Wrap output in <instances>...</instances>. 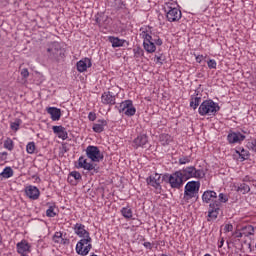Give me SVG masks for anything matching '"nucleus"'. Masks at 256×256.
Wrapping results in <instances>:
<instances>
[{"label": "nucleus", "mask_w": 256, "mask_h": 256, "mask_svg": "<svg viewBox=\"0 0 256 256\" xmlns=\"http://www.w3.org/2000/svg\"><path fill=\"white\" fill-rule=\"evenodd\" d=\"M73 229H74V233L78 237L82 238L76 244V253L81 256L89 255V251L93 249V245H91V241H93V239L91 238L89 231H87L85 229V225L81 223H76Z\"/></svg>", "instance_id": "nucleus-1"}, {"label": "nucleus", "mask_w": 256, "mask_h": 256, "mask_svg": "<svg viewBox=\"0 0 256 256\" xmlns=\"http://www.w3.org/2000/svg\"><path fill=\"white\" fill-rule=\"evenodd\" d=\"M227 201H229V196H227V194L220 193L216 198V201L209 204L208 221H215V219L219 217L223 203H227Z\"/></svg>", "instance_id": "nucleus-2"}, {"label": "nucleus", "mask_w": 256, "mask_h": 256, "mask_svg": "<svg viewBox=\"0 0 256 256\" xmlns=\"http://www.w3.org/2000/svg\"><path fill=\"white\" fill-rule=\"evenodd\" d=\"M219 111H221V107L218 103L211 99L204 100L198 108V113L201 115V117H205L207 115L209 117H215Z\"/></svg>", "instance_id": "nucleus-3"}, {"label": "nucleus", "mask_w": 256, "mask_h": 256, "mask_svg": "<svg viewBox=\"0 0 256 256\" xmlns=\"http://www.w3.org/2000/svg\"><path fill=\"white\" fill-rule=\"evenodd\" d=\"M164 11L166 13V19L170 23H175L182 17L181 10L175 2H166L164 5Z\"/></svg>", "instance_id": "nucleus-4"}, {"label": "nucleus", "mask_w": 256, "mask_h": 256, "mask_svg": "<svg viewBox=\"0 0 256 256\" xmlns=\"http://www.w3.org/2000/svg\"><path fill=\"white\" fill-rule=\"evenodd\" d=\"M162 181H164V183H169L172 189H181V187H183V183H185L183 174H181V171L179 170L172 174H164L162 176Z\"/></svg>", "instance_id": "nucleus-5"}, {"label": "nucleus", "mask_w": 256, "mask_h": 256, "mask_svg": "<svg viewBox=\"0 0 256 256\" xmlns=\"http://www.w3.org/2000/svg\"><path fill=\"white\" fill-rule=\"evenodd\" d=\"M46 51L50 61H60V59H65V50L61 48L59 42H51L48 44Z\"/></svg>", "instance_id": "nucleus-6"}, {"label": "nucleus", "mask_w": 256, "mask_h": 256, "mask_svg": "<svg viewBox=\"0 0 256 256\" xmlns=\"http://www.w3.org/2000/svg\"><path fill=\"white\" fill-rule=\"evenodd\" d=\"M179 171H181V175L184 181L189 179H204L206 175L205 170L197 169L195 166H188Z\"/></svg>", "instance_id": "nucleus-7"}, {"label": "nucleus", "mask_w": 256, "mask_h": 256, "mask_svg": "<svg viewBox=\"0 0 256 256\" xmlns=\"http://www.w3.org/2000/svg\"><path fill=\"white\" fill-rule=\"evenodd\" d=\"M199 189H201V182L199 181H189L184 188V199H193L194 197H199Z\"/></svg>", "instance_id": "nucleus-8"}, {"label": "nucleus", "mask_w": 256, "mask_h": 256, "mask_svg": "<svg viewBox=\"0 0 256 256\" xmlns=\"http://www.w3.org/2000/svg\"><path fill=\"white\" fill-rule=\"evenodd\" d=\"M116 109H118L119 113H124L126 117H133V115L137 113V109L135 106H133L132 100H125L121 102L118 106H116Z\"/></svg>", "instance_id": "nucleus-9"}, {"label": "nucleus", "mask_w": 256, "mask_h": 256, "mask_svg": "<svg viewBox=\"0 0 256 256\" xmlns=\"http://www.w3.org/2000/svg\"><path fill=\"white\" fill-rule=\"evenodd\" d=\"M86 157L92 161V163H99L100 161H103L104 156L101 153V150H99V147L89 145L86 148Z\"/></svg>", "instance_id": "nucleus-10"}, {"label": "nucleus", "mask_w": 256, "mask_h": 256, "mask_svg": "<svg viewBox=\"0 0 256 256\" xmlns=\"http://www.w3.org/2000/svg\"><path fill=\"white\" fill-rule=\"evenodd\" d=\"M77 169H84L85 171H90L91 175L99 173V167L95 163L87 162L85 157L80 156L78 159Z\"/></svg>", "instance_id": "nucleus-11"}, {"label": "nucleus", "mask_w": 256, "mask_h": 256, "mask_svg": "<svg viewBox=\"0 0 256 256\" xmlns=\"http://www.w3.org/2000/svg\"><path fill=\"white\" fill-rule=\"evenodd\" d=\"M142 39H144L143 41V47L145 49V51L147 53H155V51H157V45L154 42H151V35L149 33H147L146 31H142V33L140 34Z\"/></svg>", "instance_id": "nucleus-12"}, {"label": "nucleus", "mask_w": 256, "mask_h": 256, "mask_svg": "<svg viewBox=\"0 0 256 256\" xmlns=\"http://www.w3.org/2000/svg\"><path fill=\"white\" fill-rule=\"evenodd\" d=\"M149 145V137L146 134H139L133 141L132 147L134 149H145Z\"/></svg>", "instance_id": "nucleus-13"}, {"label": "nucleus", "mask_w": 256, "mask_h": 256, "mask_svg": "<svg viewBox=\"0 0 256 256\" xmlns=\"http://www.w3.org/2000/svg\"><path fill=\"white\" fill-rule=\"evenodd\" d=\"M101 103L103 105H115L117 103V94L111 91H106L101 95Z\"/></svg>", "instance_id": "nucleus-14"}, {"label": "nucleus", "mask_w": 256, "mask_h": 256, "mask_svg": "<svg viewBox=\"0 0 256 256\" xmlns=\"http://www.w3.org/2000/svg\"><path fill=\"white\" fill-rule=\"evenodd\" d=\"M25 193L29 199H32V201H37V199H39V196L41 195V191H39V188L33 185L27 186L25 188Z\"/></svg>", "instance_id": "nucleus-15"}, {"label": "nucleus", "mask_w": 256, "mask_h": 256, "mask_svg": "<svg viewBox=\"0 0 256 256\" xmlns=\"http://www.w3.org/2000/svg\"><path fill=\"white\" fill-rule=\"evenodd\" d=\"M146 183L156 189V191H161V176L158 173L154 176H149L146 179Z\"/></svg>", "instance_id": "nucleus-16"}, {"label": "nucleus", "mask_w": 256, "mask_h": 256, "mask_svg": "<svg viewBox=\"0 0 256 256\" xmlns=\"http://www.w3.org/2000/svg\"><path fill=\"white\" fill-rule=\"evenodd\" d=\"M92 66L93 63L91 62V58H84L76 63V69L79 73H85V71Z\"/></svg>", "instance_id": "nucleus-17"}, {"label": "nucleus", "mask_w": 256, "mask_h": 256, "mask_svg": "<svg viewBox=\"0 0 256 256\" xmlns=\"http://www.w3.org/2000/svg\"><path fill=\"white\" fill-rule=\"evenodd\" d=\"M227 141L230 143V145H235V143L245 141V135L241 134V132H230L227 135Z\"/></svg>", "instance_id": "nucleus-18"}, {"label": "nucleus", "mask_w": 256, "mask_h": 256, "mask_svg": "<svg viewBox=\"0 0 256 256\" xmlns=\"http://www.w3.org/2000/svg\"><path fill=\"white\" fill-rule=\"evenodd\" d=\"M202 201L203 203H209V205H211V203H215V201H217V192L213 190H206L202 194Z\"/></svg>", "instance_id": "nucleus-19"}, {"label": "nucleus", "mask_w": 256, "mask_h": 256, "mask_svg": "<svg viewBox=\"0 0 256 256\" xmlns=\"http://www.w3.org/2000/svg\"><path fill=\"white\" fill-rule=\"evenodd\" d=\"M17 253L19 255H25V253H31V245L27 240H22L16 244Z\"/></svg>", "instance_id": "nucleus-20"}, {"label": "nucleus", "mask_w": 256, "mask_h": 256, "mask_svg": "<svg viewBox=\"0 0 256 256\" xmlns=\"http://www.w3.org/2000/svg\"><path fill=\"white\" fill-rule=\"evenodd\" d=\"M107 127V121L105 119L97 120V123L93 124L92 130L94 133H103Z\"/></svg>", "instance_id": "nucleus-21"}, {"label": "nucleus", "mask_w": 256, "mask_h": 256, "mask_svg": "<svg viewBox=\"0 0 256 256\" xmlns=\"http://www.w3.org/2000/svg\"><path fill=\"white\" fill-rule=\"evenodd\" d=\"M47 113L51 115L52 121H59L61 119V109L57 107H49Z\"/></svg>", "instance_id": "nucleus-22"}, {"label": "nucleus", "mask_w": 256, "mask_h": 256, "mask_svg": "<svg viewBox=\"0 0 256 256\" xmlns=\"http://www.w3.org/2000/svg\"><path fill=\"white\" fill-rule=\"evenodd\" d=\"M108 41L109 43L112 44V47L114 48L123 47V45L127 43V40L119 39V37H114V36H109Z\"/></svg>", "instance_id": "nucleus-23"}, {"label": "nucleus", "mask_w": 256, "mask_h": 256, "mask_svg": "<svg viewBox=\"0 0 256 256\" xmlns=\"http://www.w3.org/2000/svg\"><path fill=\"white\" fill-rule=\"evenodd\" d=\"M237 193H242V195H247L251 191V187L245 182L238 184L235 186Z\"/></svg>", "instance_id": "nucleus-24"}, {"label": "nucleus", "mask_w": 256, "mask_h": 256, "mask_svg": "<svg viewBox=\"0 0 256 256\" xmlns=\"http://www.w3.org/2000/svg\"><path fill=\"white\" fill-rule=\"evenodd\" d=\"M120 213L124 219H133V210L129 206L123 207Z\"/></svg>", "instance_id": "nucleus-25"}, {"label": "nucleus", "mask_w": 256, "mask_h": 256, "mask_svg": "<svg viewBox=\"0 0 256 256\" xmlns=\"http://www.w3.org/2000/svg\"><path fill=\"white\" fill-rule=\"evenodd\" d=\"M159 141H160L161 145H163V147H166V145H169V143H171V141H173V138H171V135H169V134H161L159 136Z\"/></svg>", "instance_id": "nucleus-26"}, {"label": "nucleus", "mask_w": 256, "mask_h": 256, "mask_svg": "<svg viewBox=\"0 0 256 256\" xmlns=\"http://www.w3.org/2000/svg\"><path fill=\"white\" fill-rule=\"evenodd\" d=\"M237 155H239L241 161H247L249 159V151L246 150L245 148H238L236 150Z\"/></svg>", "instance_id": "nucleus-27"}, {"label": "nucleus", "mask_w": 256, "mask_h": 256, "mask_svg": "<svg viewBox=\"0 0 256 256\" xmlns=\"http://www.w3.org/2000/svg\"><path fill=\"white\" fill-rule=\"evenodd\" d=\"M0 177H3L4 179H10V177H13V168L12 167L4 168L0 174Z\"/></svg>", "instance_id": "nucleus-28"}, {"label": "nucleus", "mask_w": 256, "mask_h": 256, "mask_svg": "<svg viewBox=\"0 0 256 256\" xmlns=\"http://www.w3.org/2000/svg\"><path fill=\"white\" fill-rule=\"evenodd\" d=\"M22 123L23 121L21 119L16 118L14 122H11L10 129H12V131H19V127H21Z\"/></svg>", "instance_id": "nucleus-29"}, {"label": "nucleus", "mask_w": 256, "mask_h": 256, "mask_svg": "<svg viewBox=\"0 0 256 256\" xmlns=\"http://www.w3.org/2000/svg\"><path fill=\"white\" fill-rule=\"evenodd\" d=\"M15 148V144L13 143V140L11 138H7L4 141V149H7L8 151H13Z\"/></svg>", "instance_id": "nucleus-30"}, {"label": "nucleus", "mask_w": 256, "mask_h": 256, "mask_svg": "<svg viewBox=\"0 0 256 256\" xmlns=\"http://www.w3.org/2000/svg\"><path fill=\"white\" fill-rule=\"evenodd\" d=\"M199 105H201V97H194L191 98L190 101V107H192V109H197V107H199Z\"/></svg>", "instance_id": "nucleus-31"}, {"label": "nucleus", "mask_w": 256, "mask_h": 256, "mask_svg": "<svg viewBox=\"0 0 256 256\" xmlns=\"http://www.w3.org/2000/svg\"><path fill=\"white\" fill-rule=\"evenodd\" d=\"M71 177L73 179H75V181H81V179H82L81 173H79L78 171L70 172L69 177H68V181H71Z\"/></svg>", "instance_id": "nucleus-32"}, {"label": "nucleus", "mask_w": 256, "mask_h": 256, "mask_svg": "<svg viewBox=\"0 0 256 256\" xmlns=\"http://www.w3.org/2000/svg\"><path fill=\"white\" fill-rule=\"evenodd\" d=\"M35 149H36L35 142H29L26 145V151L29 155H33V153H35Z\"/></svg>", "instance_id": "nucleus-33"}, {"label": "nucleus", "mask_w": 256, "mask_h": 256, "mask_svg": "<svg viewBox=\"0 0 256 256\" xmlns=\"http://www.w3.org/2000/svg\"><path fill=\"white\" fill-rule=\"evenodd\" d=\"M179 165H187L191 163V156H181L178 160Z\"/></svg>", "instance_id": "nucleus-34"}, {"label": "nucleus", "mask_w": 256, "mask_h": 256, "mask_svg": "<svg viewBox=\"0 0 256 256\" xmlns=\"http://www.w3.org/2000/svg\"><path fill=\"white\" fill-rule=\"evenodd\" d=\"M61 239H63V233L62 232H55L53 237H52V241L54 243H61Z\"/></svg>", "instance_id": "nucleus-35"}, {"label": "nucleus", "mask_w": 256, "mask_h": 256, "mask_svg": "<svg viewBox=\"0 0 256 256\" xmlns=\"http://www.w3.org/2000/svg\"><path fill=\"white\" fill-rule=\"evenodd\" d=\"M150 41L151 43H155L158 47H161L163 45V40L159 38V36H151L150 35Z\"/></svg>", "instance_id": "nucleus-36"}, {"label": "nucleus", "mask_w": 256, "mask_h": 256, "mask_svg": "<svg viewBox=\"0 0 256 256\" xmlns=\"http://www.w3.org/2000/svg\"><path fill=\"white\" fill-rule=\"evenodd\" d=\"M46 216L48 217H56L57 212L55 211V205L49 206V208L46 210Z\"/></svg>", "instance_id": "nucleus-37"}, {"label": "nucleus", "mask_w": 256, "mask_h": 256, "mask_svg": "<svg viewBox=\"0 0 256 256\" xmlns=\"http://www.w3.org/2000/svg\"><path fill=\"white\" fill-rule=\"evenodd\" d=\"M135 59H139V57H143V49L141 47H137L133 49Z\"/></svg>", "instance_id": "nucleus-38"}, {"label": "nucleus", "mask_w": 256, "mask_h": 256, "mask_svg": "<svg viewBox=\"0 0 256 256\" xmlns=\"http://www.w3.org/2000/svg\"><path fill=\"white\" fill-rule=\"evenodd\" d=\"M57 137H59V139H62L63 141H65L66 139H68L69 134L67 133V130L64 128L58 135Z\"/></svg>", "instance_id": "nucleus-39"}, {"label": "nucleus", "mask_w": 256, "mask_h": 256, "mask_svg": "<svg viewBox=\"0 0 256 256\" xmlns=\"http://www.w3.org/2000/svg\"><path fill=\"white\" fill-rule=\"evenodd\" d=\"M247 147L248 149H250V151L256 152V139H252L251 141H249L247 143Z\"/></svg>", "instance_id": "nucleus-40"}, {"label": "nucleus", "mask_w": 256, "mask_h": 256, "mask_svg": "<svg viewBox=\"0 0 256 256\" xmlns=\"http://www.w3.org/2000/svg\"><path fill=\"white\" fill-rule=\"evenodd\" d=\"M207 65H208L209 69H217V61H215V59H210L207 62Z\"/></svg>", "instance_id": "nucleus-41"}, {"label": "nucleus", "mask_w": 256, "mask_h": 256, "mask_svg": "<svg viewBox=\"0 0 256 256\" xmlns=\"http://www.w3.org/2000/svg\"><path fill=\"white\" fill-rule=\"evenodd\" d=\"M52 129H53V132L58 136L65 129V127L53 126Z\"/></svg>", "instance_id": "nucleus-42"}, {"label": "nucleus", "mask_w": 256, "mask_h": 256, "mask_svg": "<svg viewBox=\"0 0 256 256\" xmlns=\"http://www.w3.org/2000/svg\"><path fill=\"white\" fill-rule=\"evenodd\" d=\"M20 75L24 78L27 79V77H29V69L24 68L21 70Z\"/></svg>", "instance_id": "nucleus-43"}, {"label": "nucleus", "mask_w": 256, "mask_h": 256, "mask_svg": "<svg viewBox=\"0 0 256 256\" xmlns=\"http://www.w3.org/2000/svg\"><path fill=\"white\" fill-rule=\"evenodd\" d=\"M231 231H233V225L232 224H225L224 233H231Z\"/></svg>", "instance_id": "nucleus-44"}, {"label": "nucleus", "mask_w": 256, "mask_h": 256, "mask_svg": "<svg viewBox=\"0 0 256 256\" xmlns=\"http://www.w3.org/2000/svg\"><path fill=\"white\" fill-rule=\"evenodd\" d=\"M117 9H125V2L123 0H117L116 1Z\"/></svg>", "instance_id": "nucleus-45"}, {"label": "nucleus", "mask_w": 256, "mask_h": 256, "mask_svg": "<svg viewBox=\"0 0 256 256\" xmlns=\"http://www.w3.org/2000/svg\"><path fill=\"white\" fill-rule=\"evenodd\" d=\"M253 181V177L249 176V175H246L242 178V182L243 183H252Z\"/></svg>", "instance_id": "nucleus-46"}, {"label": "nucleus", "mask_w": 256, "mask_h": 256, "mask_svg": "<svg viewBox=\"0 0 256 256\" xmlns=\"http://www.w3.org/2000/svg\"><path fill=\"white\" fill-rule=\"evenodd\" d=\"M88 119L89 121H95L97 119V114L95 112H89Z\"/></svg>", "instance_id": "nucleus-47"}, {"label": "nucleus", "mask_w": 256, "mask_h": 256, "mask_svg": "<svg viewBox=\"0 0 256 256\" xmlns=\"http://www.w3.org/2000/svg\"><path fill=\"white\" fill-rule=\"evenodd\" d=\"M70 240L68 238H64L62 237V239L60 240L59 245H69Z\"/></svg>", "instance_id": "nucleus-48"}, {"label": "nucleus", "mask_w": 256, "mask_h": 256, "mask_svg": "<svg viewBox=\"0 0 256 256\" xmlns=\"http://www.w3.org/2000/svg\"><path fill=\"white\" fill-rule=\"evenodd\" d=\"M7 155H8L7 152L0 153V161H6Z\"/></svg>", "instance_id": "nucleus-49"}, {"label": "nucleus", "mask_w": 256, "mask_h": 256, "mask_svg": "<svg viewBox=\"0 0 256 256\" xmlns=\"http://www.w3.org/2000/svg\"><path fill=\"white\" fill-rule=\"evenodd\" d=\"M143 245L146 249H153V245L151 244V242H144Z\"/></svg>", "instance_id": "nucleus-50"}, {"label": "nucleus", "mask_w": 256, "mask_h": 256, "mask_svg": "<svg viewBox=\"0 0 256 256\" xmlns=\"http://www.w3.org/2000/svg\"><path fill=\"white\" fill-rule=\"evenodd\" d=\"M156 63H160L161 65H163V57L162 56H156Z\"/></svg>", "instance_id": "nucleus-51"}, {"label": "nucleus", "mask_w": 256, "mask_h": 256, "mask_svg": "<svg viewBox=\"0 0 256 256\" xmlns=\"http://www.w3.org/2000/svg\"><path fill=\"white\" fill-rule=\"evenodd\" d=\"M224 243H225V239L221 238V240L218 243V248L221 249V247H223Z\"/></svg>", "instance_id": "nucleus-52"}, {"label": "nucleus", "mask_w": 256, "mask_h": 256, "mask_svg": "<svg viewBox=\"0 0 256 256\" xmlns=\"http://www.w3.org/2000/svg\"><path fill=\"white\" fill-rule=\"evenodd\" d=\"M201 61H203V55L196 56V62L201 63Z\"/></svg>", "instance_id": "nucleus-53"}, {"label": "nucleus", "mask_w": 256, "mask_h": 256, "mask_svg": "<svg viewBox=\"0 0 256 256\" xmlns=\"http://www.w3.org/2000/svg\"><path fill=\"white\" fill-rule=\"evenodd\" d=\"M96 23H97L98 25H101V19H100L99 17L96 18Z\"/></svg>", "instance_id": "nucleus-54"}, {"label": "nucleus", "mask_w": 256, "mask_h": 256, "mask_svg": "<svg viewBox=\"0 0 256 256\" xmlns=\"http://www.w3.org/2000/svg\"><path fill=\"white\" fill-rule=\"evenodd\" d=\"M239 255V252H235V253H231V254H229V256H238Z\"/></svg>", "instance_id": "nucleus-55"}, {"label": "nucleus", "mask_w": 256, "mask_h": 256, "mask_svg": "<svg viewBox=\"0 0 256 256\" xmlns=\"http://www.w3.org/2000/svg\"><path fill=\"white\" fill-rule=\"evenodd\" d=\"M252 185H253V187H255V188H256V180H255V179H253V181H252Z\"/></svg>", "instance_id": "nucleus-56"}, {"label": "nucleus", "mask_w": 256, "mask_h": 256, "mask_svg": "<svg viewBox=\"0 0 256 256\" xmlns=\"http://www.w3.org/2000/svg\"><path fill=\"white\" fill-rule=\"evenodd\" d=\"M2 243H3V237L0 234V246L2 245Z\"/></svg>", "instance_id": "nucleus-57"}, {"label": "nucleus", "mask_w": 256, "mask_h": 256, "mask_svg": "<svg viewBox=\"0 0 256 256\" xmlns=\"http://www.w3.org/2000/svg\"><path fill=\"white\" fill-rule=\"evenodd\" d=\"M248 229H251V231H253V228L251 226H249Z\"/></svg>", "instance_id": "nucleus-58"}, {"label": "nucleus", "mask_w": 256, "mask_h": 256, "mask_svg": "<svg viewBox=\"0 0 256 256\" xmlns=\"http://www.w3.org/2000/svg\"><path fill=\"white\" fill-rule=\"evenodd\" d=\"M37 179H38L39 181H41V179H40L39 177H36V181H37Z\"/></svg>", "instance_id": "nucleus-59"}, {"label": "nucleus", "mask_w": 256, "mask_h": 256, "mask_svg": "<svg viewBox=\"0 0 256 256\" xmlns=\"http://www.w3.org/2000/svg\"><path fill=\"white\" fill-rule=\"evenodd\" d=\"M204 256H212L211 254H205Z\"/></svg>", "instance_id": "nucleus-60"}, {"label": "nucleus", "mask_w": 256, "mask_h": 256, "mask_svg": "<svg viewBox=\"0 0 256 256\" xmlns=\"http://www.w3.org/2000/svg\"><path fill=\"white\" fill-rule=\"evenodd\" d=\"M0 39H1V34H0Z\"/></svg>", "instance_id": "nucleus-61"}]
</instances>
